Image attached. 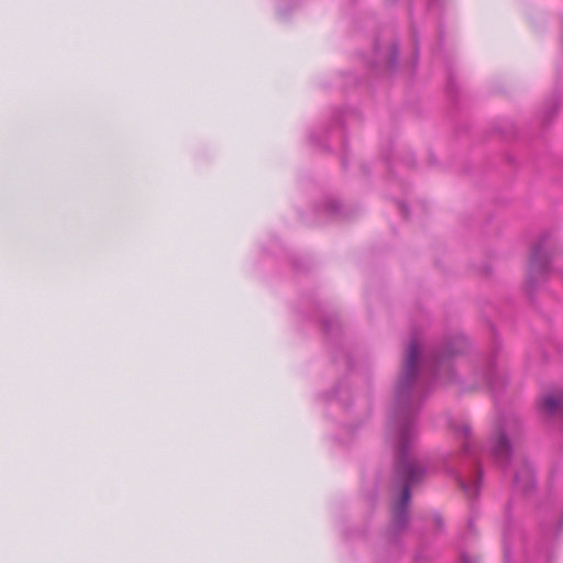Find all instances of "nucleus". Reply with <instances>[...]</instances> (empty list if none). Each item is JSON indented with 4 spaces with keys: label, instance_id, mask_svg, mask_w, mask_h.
Returning <instances> with one entry per match:
<instances>
[{
    "label": "nucleus",
    "instance_id": "423d86ee",
    "mask_svg": "<svg viewBox=\"0 0 563 563\" xmlns=\"http://www.w3.org/2000/svg\"><path fill=\"white\" fill-rule=\"evenodd\" d=\"M554 119L553 110L547 111L543 115V120L547 122V124H552Z\"/></svg>",
    "mask_w": 563,
    "mask_h": 563
},
{
    "label": "nucleus",
    "instance_id": "7ed1b4c3",
    "mask_svg": "<svg viewBox=\"0 0 563 563\" xmlns=\"http://www.w3.org/2000/svg\"><path fill=\"white\" fill-rule=\"evenodd\" d=\"M538 412L543 419H554L556 417V395L555 393H547L538 402Z\"/></svg>",
    "mask_w": 563,
    "mask_h": 563
},
{
    "label": "nucleus",
    "instance_id": "39448f33",
    "mask_svg": "<svg viewBox=\"0 0 563 563\" xmlns=\"http://www.w3.org/2000/svg\"><path fill=\"white\" fill-rule=\"evenodd\" d=\"M509 450V446H508V442L506 440V437L504 435H499L496 440V444H495V451L498 455H500V453H506V451Z\"/></svg>",
    "mask_w": 563,
    "mask_h": 563
},
{
    "label": "nucleus",
    "instance_id": "f03ea898",
    "mask_svg": "<svg viewBox=\"0 0 563 563\" xmlns=\"http://www.w3.org/2000/svg\"><path fill=\"white\" fill-rule=\"evenodd\" d=\"M418 465L412 462V460H401L400 464L398 466V472L400 476L402 477L404 487L400 495V499L395 503L394 506V516L396 520H401V518L405 517V508L408 505L410 494H409V486L412 484L416 474L419 472Z\"/></svg>",
    "mask_w": 563,
    "mask_h": 563
},
{
    "label": "nucleus",
    "instance_id": "f257e3e1",
    "mask_svg": "<svg viewBox=\"0 0 563 563\" xmlns=\"http://www.w3.org/2000/svg\"><path fill=\"white\" fill-rule=\"evenodd\" d=\"M555 251L553 234L541 235L533 245L529 262V272L532 275H542L549 272Z\"/></svg>",
    "mask_w": 563,
    "mask_h": 563
},
{
    "label": "nucleus",
    "instance_id": "20e7f679",
    "mask_svg": "<svg viewBox=\"0 0 563 563\" xmlns=\"http://www.w3.org/2000/svg\"><path fill=\"white\" fill-rule=\"evenodd\" d=\"M420 355V346L416 341H412L407 349V354L405 356V373L408 377H413L416 369L418 357Z\"/></svg>",
    "mask_w": 563,
    "mask_h": 563
}]
</instances>
